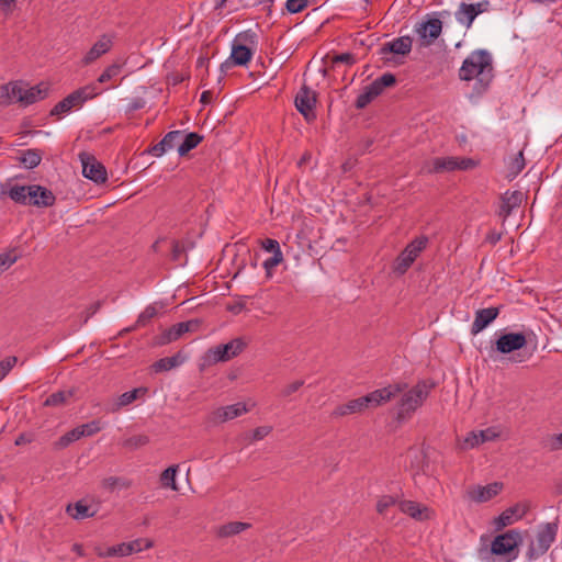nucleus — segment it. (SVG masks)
Instances as JSON below:
<instances>
[{
	"label": "nucleus",
	"instance_id": "1",
	"mask_svg": "<svg viewBox=\"0 0 562 562\" xmlns=\"http://www.w3.org/2000/svg\"><path fill=\"white\" fill-rule=\"evenodd\" d=\"M459 78L463 81H470L475 78L474 91L477 94L484 93L494 78L492 55L485 49L472 52L463 60L459 69Z\"/></svg>",
	"mask_w": 562,
	"mask_h": 562
},
{
	"label": "nucleus",
	"instance_id": "2",
	"mask_svg": "<svg viewBox=\"0 0 562 562\" xmlns=\"http://www.w3.org/2000/svg\"><path fill=\"white\" fill-rule=\"evenodd\" d=\"M435 386L432 382L426 380L419 381L412 389L403 391L402 397L397 403L396 419L404 420L423 405L425 400L428 397L431 389Z\"/></svg>",
	"mask_w": 562,
	"mask_h": 562
},
{
	"label": "nucleus",
	"instance_id": "3",
	"mask_svg": "<svg viewBox=\"0 0 562 562\" xmlns=\"http://www.w3.org/2000/svg\"><path fill=\"white\" fill-rule=\"evenodd\" d=\"M256 44L257 34L251 30L238 33L233 41L229 58L221 65L222 71L232 65L247 66L252 58Z\"/></svg>",
	"mask_w": 562,
	"mask_h": 562
},
{
	"label": "nucleus",
	"instance_id": "4",
	"mask_svg": "<svg viewBox=\"0 0 562 562\" xmlns=\"http://www.w3.org/2000/svg\"><path fill=\"white\" fill-rule=\"evenodd\" d=\"M477 166V161L472 158L459 157H437L424 164L422 172L441 173L454 170H470Z\"/></svg>",
	"mask_w": 562,
	"mask_h": 562
},
{
	"label": "nucleus",
	"instance_id": "5",
	"mask_svg": "<svg viewBox=\"0 0 562 562\" xmlns=\"http://www.w3.org/2000/svg\"><path fill=\"white\" fill-rule=\"evenodd\" d=\"M428 237L419 236L413 239L395 258L392 270L398 276H403L411 268L416 258L427 247Z\"/></svg>",
	"mask_w": 562,
	"mask_h": 562
},
{
	"label": "nucleus",
	"instance_id": "6",
	"mask_svg": "<svg viewBox=\"0 0 562 562\" xmlns=\"http://www.w3.org/2000/svg\"><path fill=\"white\" fill-rule=\"evenodd\" d=\"M559 530L558 520L542 525L537 535V546L531 542L527 551L528 560H533L544 554L555 540Z\"/></svg>",
	"mask_w": 562,
	"mask_h": 562
},
{
	"label": "nucleus",
	"instance_id": "7",
	"mask_svg": "<svg viewBox=\"0 0 562 562\" xmlns=\"http://www.w3.org/2000/svg\"><path fill=\"white\" fill-rule=\"evenodd\" d=\"M247 347V342L244 338L238 337L232 339L227 344L217 345L214 348H211L206 352V360L212 363L216 362H225L234 357H237L239 353L244 351Z\"/></svg>",
	"mask_w": 562,
	"mask_h": 562
},
{
	"label": "nucleus",
	"instance_id": "8",
	"mask_svg": "<svg viewBox=\"0 0 562 562\" xmlns=\"http://www.w3.org/2000/svg\"><path fill=\"white\" fill-rule=\"evenodd\" d=\"M79 159L82 166V175L95 182L97 184L104 183L108 180V173L104 165L99 161L92 154L81 151Z\"/></svg>",
	"mask_w": 562,
	"mask_h": 562
},
{
	"label": "nucleus",
	"instance_id": "9",
	"mask_svg": "<svg viewBox=\"0 0 562 562\" xmlns=\"http://www.w3.org/2000/svg\"><path fill=\"white\" fill-rule=\"evenodd\" d=\"M294 102L296 110L307 122L315 120L314 109L317 102V93L315 91L304 83L296 93Z\"/></svg>",
	"mask_w": 562,
	"mask_h": 562
},
{
	"label": "nucleus",
	"instance_id": "10",
	"mask_svg": "<svg viewBox=\"0 0 562 562\" xmlns=\"http://www.w3.org/2000/svg\"><path fill=\"white\" fill-rule=\"evenodd\" d=\"M442 32V21L438 18H428L416 26L420 46L428 47L435 43Z\"/></svg>",
	"mask_w": 562,
	"mask_h": 562
},
{
	"label": "nucleus",
	"instance_id": "11",
	"mask_svg": "<svg viewBox=\"0 0 562 562\" xmlns=\"http://www.w3.org/2000/svg\"><path fill=\"white\" fill-rule=\"evenodd\" d=\"M27 205L36 207H49L56 202L55 194L47 188L40 184L27 186Z\"/></svg>",
	"mask_w": 562,
	"mask_h": 562
},
{
	"label": "nucleus",
	"instance_id": "12",
	"mask_svg": "<svg viewBox=\"0 0 562 562\" xmlns=\"http://www.w3.org/2000/svg\"><path fill=\"white\" fill-rule=\"evenodd\" d=\"M490 2L487 0H483L477 3H465L462 2L459 7V10L456 12V19L464 24L468 29L472 25L475 18L488 10Z\"/></svg>",
	"mask_w": 562,
	"mask_h": 562
},
{
	"label": "nucleus",
	"instance_id": "13",
	"mask_svg": "<svg viewBox=\"0 0 562 562\" xmlns=\"http://www.w3.org/2000/svg\"><path fill=\"white\" fill-rule=\"evenodd\" d=\"M527 345L524 333H508L501 335L495 341V350L499 353H510L520 350Z\"/></svg>",
	"mask_w": 562,
	"mask_h": 562
},
{
	"label": "nucleus",
	"instance_id": "14",
	"mask_svg": "<svg viewBox=\"0 0 562 562\" xmlns=\"http://www.w3.org/2000/svg\"><path fill=\"white\" fill-rule=\"evenodd\" d=\"M154 546V541L150 539H136L130 542H123L116 546L109 548L106 555L108 557H127L132 553H137L143 551L144 549H150Z\"/></svg>",
	"mask_w": 562,
	"mask_h": 562
},
{
	"label": "nucleus",
	"instance_id": "15",
	"mask_svg": "<svg viewBox=\"0 0 562 562\" xmlns=\"http://www.w3.org/2000/svg\"><path fill=\"white\" fill-rule=\"evenodd\" d=\"M520 540L518 531L508 530L507 532L496 536L492 542V553L495 555H504L510 553Z\"/></svg>",
	"mask_w": 562,
	"mask_h": 562
},
{
	"label": "nucleus",
	"instance_id": "16",
	"mask_svg": "<svg viewBox=\"0 0 562 562\" xmlns=\"http://www.w3.org/2000/svg\"><path fill=\"white\" fill-rule=\"evenodd\" d=\"M113 46V36L109 34H103L99 37V40L92 45V47L83 56L81 64L83 66H88L99 59L101 56L111 50Z\"/></svg>",
	"mask_w": 562,
	"mask_h": 562
},
{
	"label": "nucleus",
	"instance_id": "17",
	"mask_svg": "<svg viewBox=\"0 0 562 562\" xmlns=\"http://www.w3.org/2000/svg\"><path fill=\"white\" fill-rule=\"evenodd\" d=\"M503 486L502 482H493L485 486L476 485L468 491V497L475 503H485L498 495Z\"/></svg>",
	"mask_w": 562,
	"mask_h": 562
},
{
	"label": "nucleus",
	"instance_id": "18",
	"mask_svg": "<svg viewBox=\"0 0 562 562\" xmlns=\"http://www.w3.org/2000/svg\"><path fill=\"white\" fill-rule=\"evenodd\" d=\"M249 409L247 408L245 403H236L223 407H218L214 412H212L210 419L214 424L225 423L227 420L234 419Z\"/></svg>",
	"mask_w": 562,
	"mask_h": 562
},
{
	"label": "nucleus",
	"instance_id": "19",
	"mask_svg": "<svg viewBox=\"0 0 562 562\" xmlns=\"http://www.w3.org/2000/svg\"><path fill=\"white\" fill-rule=\"evenodd\" d=\"M407 389V383L405 382H398L394 384H389L385 387L374 390L370 392L372 396V403L375 405V407L381 406L387 402H390L392 398L397 396L400 393L405 391Z\"/></svg>",
	"mask_w": 562,
	"mask_h": 562
},
{
	"label": "nucleus",
	"instance_id": "20",
	"mask_svg": "<svg viewBox=\"0 0 562 562\" xmlns=\"http://www.w3.org/2000/svg\"><path fill=\"white\" fill-rule=\"evenodd\" d=\"M398 506L402 513L408 515L415 520L425 521L434 518V510L417 502L402 501Z\"/></svg>",
	"mask_w": 562,
	"mask_h": 562
},
{
	"label": "nucleus",
	"instance_id": "21",
	"mask_svg": "<svg viewBox=\"0 0 562 562\" xmlns=\"http://www.w3.org/2000/svg\"><path fill=\"white\" fill-rule=\"evenodd\" d=\"M412 45L413 40L411 36H401L392 42L384 43L379 49V55L396 54L404 56L411 53Z\"/></svg>",
	"mask_w": 562,
	"mask_h": 562
},
{
	"label": "nucleus",
	"instance_id": "22",
	"mask_svg": "<svg viewBox=\"0 0 562 562\" xmlns=\"http://www.w3.org/2000/svg\"><path fill=\"white\" fill-rule=\"evenodd\" d=\"M499 314V307H487L477 310L475 318L471 327V334L477 335L480 331L485 329L492 324Z\"/></svg>",
	"mask_w": 562,
	"mask_h": 562
},
{
	"label": "nucleus",
	"instance_id": "23",
	"mask_svg": "<svg viewBox=\"0 0 562 562\" xmlns=\"http://www.w3.org/2000/svg\"><path fill=\"white\" fill-rule=\"evenodd\" d=\"M100 94V90L94 83L87 85L81 87L70 94H68V99L71 100V104L74 108L81 106L86 101L91 100Z\"/></svg>",
	"mask_w": 562,
	"mask_h": 562
},
{
	"label": "nucleus",
	"instance_id": "24",
	"mask_svg": "<svg viewBox=\"0 0 562 562\" xmlns=\"http://www.w3.org/2000/svg\"><path fill=\"white\" fill-rule=\"evenodd\" d=\"M524 199L521 191H506L502 196V204L499 209V216L506 218L510 215L514 209L518 207Z\"/></svg>",
	"mask_w": 562,
	"mask_h": 562
},
{
	"label": "nucleus",
	"instance_id": "25",
	"mask_svg": "<svg viewBox=\"0 0 562 562\" xmlns=\"http://www.w3.org/2000/svg\"><path fill=\"white\" fill-rule=\"evenodd\" d=\"M147 387H136L132 391L125 392L121 394L109 407L108 412L116 413L122 407H125L136 401L140 395H145L147 393Z\"/></svg>",
	"mask_w": 562,
	"mask_h": 562
},
{
	"label": "nucleus",
	"instance_id": "26",
	"mask_svg": "<svg viewBox=\"0 0 562 562\" xmlns=\"http://www.w3.org/2000/svg\"><path fill=\"white\" fill-rule=\"evenodd\" d=\"M78 392L77 387H71L69 390H61L58 392H55L47 396V398L44 402V406L47 407H57L66 405L72 400Z\"/></svg>",
	"mask_w": 562,
	"mask_h": 562
},
{
	"label": "nucleus",
	"instance_id": "27",
	"mask_svg": "<svg viewBox=\"0 0 562 562\" xmlns=\"http://www.w3.org/2000/svg\"><path fill=\"white\" fill-rule=\"evenodd\" d=\"M183 334H186L181 322L172 325L168 329H165L160 335L155 337V345L165 346L172 341L178 340Z\"/></svg>",
	"mask_w": 562,
	"mask_h": 562
},
{
	"label": "nucleus",
	"instance_id": "28",
	"mask_svg": "<svg viewBox=\"0 0 562 562\" xmlns=\"http://www.w3.org/2000/svg\"><path fill=\"white\" fill-rule=\"evenodd\" d=\"M184 361V357L181 356V352L179 351L172 357H165L157 361H155L151 364V369L158 373V372H165L169 371L173 368L179 367Z\"/></svg>",
	"mask_w": 562,
	"mask_h": 562
},
{
	"label": "nucleus",
	"instance_id": "29",
	"mask_svg": "<svg viewBox=\"0 0 562 562\" xmlns=\"http://www.w3.org/2000/svg\"><path fill=\"white\" fill-rule=\"evenodd\" d=\"M248 528H250V524H248V522L231 521V522L220 526L216 529V536L218 538H228V537L238 535V533L243 532L244 530H247Z\"/></svg>",
	"mask_w": 562,
	"mask_h": 562
},
{
	"label": "nucleus",
	"instance_id": "30",
	"mask_svg": "<svg viewBox=\"0 0 562 562\" xmlns=\"http://www.w3.org/2000/svg\"><path fill=\"white\" fill-rule=\"evenodd\" d=\"M356 64V57L351 53H342V54H334L327 55L325 58V65L330 69L335 70L340 65H345L346 67H351Z\"/></svg>",
	"mask_w": 562,
	"mask_h": 562
},
{
	"label": "nucleus",
	"instance_id": "31",
	"mask_svg": "<svg viewBox=\"0 0 562 562\" xmlns=\"http://www.w3.org/2000/svg\"><path fill=\"white\" fill-rule=\"evenodd\" d=\"M48 94V85L40 82L38 85L26 89L24 106L31 105L40 100H44Z\"/></svg>",
	"mask_w": 562,
	"mask_h": 562
},
{
	"label": "nucleus",
	"instance_id": "32",
	"mask_svg": "<svg viewBox=\"0 0 562 562\" xmlns=\"http://www.w3.org/2000/svg\"><path fill=\"white\" fill-rule=\"evenodd\" d=\"M66 512L77 520L90 518L95 515V510H91V507L86 505L83 501H78L75 505L69 504Z\"/></svg>",
	"mask_w": 562,
	"mask_h": 562
},
{
	"label": "nucleus",
	"instance_id": "33",
	"mask_svg": "<svg viewBox=\"0 0 562 562\" xmlns=\"http://www.w3.org/2000/svg\"><path fill=\"white\" fill-rule=\"evenodd\" d=\"M364 409L362 407L361 401H359V397H358V398L350 400L345 404L338 405L334 409L333 416L341 417V416L351 415V414H356V413H362Z\"/></svg>",
	"mask_w": 562,
	"mask_h": 562
},
{
	"label": "nucleus",
	"instance_id": "34",
	"mask_svg": "<svg viewBox=\"0 0 562 562\" xmlns=\"http://www.w3.org/2000/svg\"><path fill=\"white\" fill-rule=\"evenodd\" d=\"M202 140V135L195 132L188 133L184 136L182 143L178 145V154L180 156H186L190 150L194 149Z\"/></svg>",
	"mask_w": 562,
	"mask_h": 562
},
{
	"label": "nucleus",
	"instance_id": "35",
	"mask_svg": "<svg viewBox=\"0 0 562 562\" xmlns=\"http://www.w3.org/2000/svg\"><path fill=\"white\" fill-rule=\"evenodd\" d=\"M395 83H396V77L391 72H386V74L382 75L381 77L376 78L369 86L379 97L385 88H391V87L395 86Z\"/></svg>",
	"mask_w": 562,
	"mask_h": 562
},
{
	"label": "nucleus",
	"instance_id": "36",
	"mask_svg": "<svg viewBox=\"0 0 562 562\" xmlns=\"http://www.w3.org/2000/svg\"><path fill=\"white\" fill-rule=\"evenodd\" d=\"M188 247L186 246V243L183 240H171V260L181 262V265L187 263L188 256H187Z\"/></svg>",
	"mask_w": 562,
	"mask_h": 562
},
{
	"label": "nucleus",
	"instance_id": "37",
	"mask_svg": "<svg viewBox=\"0 0 562 562\" xmlns=\"http://www.w3.org/2000/svg\"><path fill=\"white\" fill-rule=\"evenodd\" d=\"M178 471V465H170L160 474V483L164 487H169L172 491H178L179 487L176 482V474Z\"/></svg>",
	"mask_w": 562,
	"mask_h": 562
},
{
	"label": "nucleus",
	"instance_id": "38",
	"mask_svg": "<svg viewBox=\"0 0 562 562\" xmlns=\"http://www.w3.org/2000/svg\"><path fill=\"white\" fill-rule=\"evenodd\" d=\"M21 164H23L26 168L33 169L37 167L42 161V151L38 149H27L23 151L21 158Z\"/></svg>",
	"mask_w": 562,
	"mask_h": 562
},
{
	"label": "nucleus",
	"instance_id": "39",
	"mask_svg": "<svg viewBox=\"0 0 562 562\" xmlns=\"http://www.w3.org/2000/svg\"><path fill=\"white\" fill-rule=\"evenodd\" d=\"M27 186H19L15 184L9 189L8 192H5L9 198L14 201L15 203L27 205Z\"/></svg>",
	"mask_w": 562,
	"mask_h": 562
},
{
	"label": "nucleus",
	"instance_id": "40",
	"mask_svg": "<svg viewBox=\"0 0 562 562\" xmlns=\"http://www.w3.org/2000/svg\"><path fill=\"white\" fill-rule=\"evenodd\" d=\"M102 486L105 490L113 492L115 488H128L131 486V482L122 477L109 476L103 479Z\"/></svg>",
	"mask_w": 562,
	"mask_h": 562
},
{
	"label": "nucleus",
	"instance_id": "41",
	"mask_svg": "<svg viewBox=\"0 0 562 562\" xmlns=\"http://www.w3.org/2000/svg\"><path fill=\"white\" fill-rule=\"evenodd\" d=\"M376 97V93L371 89V87L367 86L363 92L357 97L355 106L359 110L364 109Z\"/></svg>",
	"mask_w": 562,
	"mask_h": 562
},
{
	"label": "nucleus",
	"instance_id": "42",
	"mask_svg": "<svg viewBox=\"0 0 562 562\" xmlns=\"http://www.w3.org/2000/svg\"><path fill=\"white\" fill-rule=\"evenodd\" d=\"M158 311L155 304L148 305L138 316L135 327L146 326L156 315Z\"/></svg>",
	"mask_w": 562,
	"mask_h": 562
},
{
	"label": "nucleus",
	"instance_id": "43",
	"mask_svg": "<svg viewBox=\"0 0 562 562\" xmlns=\"http://www.w3.org/2000/svg\"><path fill=\"white\" fill-rule=\"evenodd\" d=\"M80 432L78 430V428H74L71 429L70 431L66 432L65 435H63L56 442H55V446L57 449H64L66 447H68L71 442L80 439Z\"/></svg>",
	"mask_w": 562,
	"mask_h": 562
},
{
	"label": "nucleus",
	"instance_id": "44",
	"mask_svg": "<svg viewBox=\"0 0 562 562\" xmlns=\"http://www.w3.org/2000/svg\"><path fill=\"white\" fill-rule=\"evenodd\" d=\"M149 442V437L146 435H136L132 436L123 441V447L128 448L131 450L138 449L143 446H146Z\"/></svg>",
	"mask_w": 562,
	"mask_h": 562
},
{
	"label": "nucleus",
	"instance_id": "45",
	"mask_svg": "<svg viewBox=\"0 0 562 562\" xmlns=\"http://www.w3.org/2000/svg\"><path fill=\"white\" fill-rule=\"evenodd\" d=\"M122 70V65L121 64H112L110 66H108L104 71L99 76L98 78V82L100 83H104L109 80H111L112 78L116 77Z\"/></svg>",
	"mask_w": 562,
	"mask_h": 562
},
{
	"label": "nucleus",
	"instance_id": "46",
	"mask_svg": "<svg viewBox=\"0 0 562 562\" xmlns=\"http://www.w3.org/2000/svg\"><path fill=\"white\" fill-rule=\"evenodd\" d=\"M525 157L524 153L520 150L515 158L512 159L509 164V176L516 177L518 176L522 169L525 168Z\"/></svg>",
	"mask_w": 562,
	"mask_h": 562
},
{
	"label": "nucleus",
	"instance_id": "47",
	"mask_svg": "<svg viewBox=\"0 0 562 562\" xmlns=\"http://www.w3.org/2000/svg\"><path fill=\"white\" fill-rule=\"evenodd\" d=\"M397 503V499L392 495H383L379 498L376 503V512L380 515H385L386 510L394 506Z\"/></svg>",
	"mask_w": 562,
	"mask_h": 562
},
{
	"label": "nucleus",
	"instance_id": "48",
	"mask_svg": "<svg viewBox=\"0 0 562 562\" xmlns=\"http://www.w3.org/2000/svg\"><path fill=\"white\" fill-rule=\"evenodd\" d=\"M77 428L80 432V437L92 436L101 430L99 420H92L90 423L80 425Z\"/></svg>",
	"mask_w": 562,
	"mask_h": 562
},
{
	"label": "nucleus",
	"instance_id": "49",
	"mask_svg": "<svg viewBox=\"0 0 562 562\" xmlns=\"http://www.w3.org/2000/svg\"><path fill=\"white\" fill-rule=\"evenodd\" d=\"M72 108L74 105L71 104V100L66 97L50 110L49 114L52 116H58L69 112Z\"/></svg>",
	"mask_w": 562,
	"mask_h": 562
},
{
	"label": "nucleus",
	"instance_id": "50",
	"mask_svg": "<svg viewBox=\"0 0 562 562\" xmlns=\"http://www.w3.org/2000/svg\"><path fill=\"white\" fill-rule=\"evenodd\" d=\"M283 261L282 252H277L272 257L263 261V268L268 278L272 276V269Z\"/></svg>",
	"mask_w": 562,
	"mask_h": 562
},
{
	"label": "nucleus",
	"instance_id": "51",
	"mask_svg": "<svg viewBox=\"0 0 562 562\" xmlns=\"http://www.w3.org/2000/svg\"><path fill=\"white\" fill-rule=\"evenodd\" d=\"M308 5V0H286L285 8L289 13L302 12Z\"/></svg>",
	"mask_w": 562,
	"mask_h": 562
},
{
	"label": "nucleus",
	"instance_id": "52",
	"mask_svg": "<svg viewBox=\"0 0 562 562\" xmlns=\"http://www.w3.org/2000/svg\"><path fill=\"white\" fill-rule=\"evenodd\" d=\"M181 137H182L181 131H171V132L167 133L161 140L162 142L167 140L165 146L169 150L179 144V140Z\"/></svg>",
	"mask_w": 562,
	"mask_h": 562
},
{
	"label": "nucleus",
	"instance_id": "53",
	"mask_svg": "<svg viewBox=\"0 0 562 562\" xmlns=\"http://www.w3.org/2000/svg\"><path fill=\"white\" fill-rule=\"evenodd\" d=\"M18 359L16 357H7L5 359L0 361V381L5 378V375L12 370L15 366Z\"/></svg>",
	"mask_w": 562,
	"mask_h": 562
},
{
	"label": "nucleus",
	"instance_id": "54",
	"mask_svg": "<svg viewBox=\"0 0 562 562\" xmlns=\"http://www.w3.org/2000/svg\"><path fill=\"white\" fill-rule=\"evenodd\" d=\"M11 94L12 100L14 99L16 102H20L24 105V98L26 94V89H24L20 82H11Z\"/></svg>",
	"mask_w": 562,
	"mask_h": 562
},
{
	"label": "nucleus",
	"instance_id": "55",
	"mask_svg": "<svg viewBox=\"0 0 562 562\" xmlns=\"http://www.w3.org/2000/svg\"><path fill=\"white\" fill-rule=\"evenodd\" d=\"M528 509L529 508L527 505L518 503L515 504L514 506L508 507L507 509H505V512L509 515V517L514 519V517L521 518L522 516H525Z\"/></svg>",
	"mask_w": 562,
	"mask_h": 562
},
{
	"label": "nucleus",
	"instance_id": "56",
	"mask_svg": "<svg viewBox=\"0 0 562 562\" xmlns=\"http://www.w3.org/2000/svg\"><path fill=\"white\" fill-rule=\"evenodd\" d=\"M18 260V256L12 252H4L0 255V272L9 269Z\"/></svg>",
	"mask_w": 562,
	"mask_h": 562
},
{
	"label": "nucleus",
	"instance_id": "57",
	"mask_svg": "<svg viewBox=\"0 0 562 562\" xmlns=\"http://www.w3.org/2000/svg\"><path fill=\"white\" fill-rule=\"evenodd\" d=\"M12 103L11 82L0 86V104L9 105Z\"/></svg>",
	"mask_w": 562,
	"mask_h": 562
},
{
	"label": "nucleus",
	"instance_id": "58",
	"mask_svg": "<svg viewBox=\"0 0 562 562\" xmlns=\"http://www.w3.org/2000/svg\"><path fill=\"white\" fill-rule=\"evenodd\" d=\"M261 247L268 252H272V255H277V252H282L279 241L272 238H266L261 240Z\"/></svg>",
	"mask_w": 562,
	"mask_h": 562
},
{
	"label": "nucleus",
	"instance_id": "59",
	"mask_svg": "<svg viewBox=\"0 0 562 562\" xmlns=\"http://www.w3.org/2000/svg\"><path fill=\"white\" fill-rule=\"evenodd\" d=\"M304 384V381L303 380H296L288 385H285L282 390H281V396L283 397H289L291 394H293L294 392L299 391L300 387H302Z\"/></svg>",
	"mask_w": 562,
	"mask_h": 562
},
{
	"label": "nucleus",
	"instance_id": "60",
	"mask_svg": "<svg viewBox=\"0 0 562 562\" xmlns=\"http://www.w3.org/2000/svg\"><path fill=\"white\" fill-rule=\"evenodd\" d=\"M186 333H194L201 327L202 321L199 318H192L186 322H181Z\"/></svg>",
	"mask_w": 562,
	"mask_h": 562
},
{
	"label": "nucleus",
	"instance_id": "61",
	"mask_svg": "<svg viewBox=\"0 0 562 562\" xmlns=\"http://www.w3.org/2000/svg\"><path fill=\"white\" fill-rule=\"evenodd\" d=\"M272 431L271 426H260L254 429L252 431V440L258 441L263 439L266 436H268Z\"/></svg>",
	"mask_w": 562,
	"mask_h": 562
},
{
	"label": "nucleus",
	"instance_id": "62",
	"mask_svg": "<svg viewBox=\"0 0 562 562\" xmlns=\"http://www.w3.org/2000/svg\"><path fill=\"white\" fill-rule=\"evenodd\" d=\"M514 519L504 510L497 518H495V525L497 529H502L508 525H512Z\"/></svg>",
	"mask_w": 562,
	"mask_h": 562
},
{
	"label": "nucleus",
	"instance_id": "63",
	"mask_svg": "<svg viewBox=\"0 0 562 562\" xmlns=\"http://www.w3.org/2000/svg\"><path fill=\"white\" fill-rule=\"evenodd\" d=\"M145 104H146V102H145V100L143 98H135L127 105L126 112L131 113V112H135L137 110H140V109L145 108Z\"/></svg>",
	"mask_w": 562,
	"mask_h": 562
},
{
	"label": "nucleus",
	"instance_id": "64",
	"mask_svg": "<svg viewBox=\"0 0 562 562\" xmlns=\"http://www.w3.org/2000/svg\"><path fill=\"white\" fill-rule=\"evenodd\" d=\"M562 449V432L558 435H553L550 438V450L557 451Z\"/></svg>",
	"mask_w": 562,
	"mask_h": 562
}]
</instances>
